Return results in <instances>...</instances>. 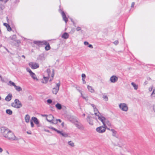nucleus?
I'll use <instances>...</instances> for the list:
<instances>
[{
  "label": "nucleus",
  "mask_w": 155,
  "mask_h": 155,
  "mask_svg": "<svg viewBox=\"0 0 155 155\" xmlns=\"http://www.w3.org/2000/svg\"><path fill=\"white\" fill-rule=\"evenodd\" d=\"M95 114L98 117V119L102 123L103 126L105 127H106V124L108 126H111L110 122L104 117L101 115H99V114L97 115V113H95Z\"/></svg>",
  "instance_id": "nucleus-1"
},
{
  "label": "nucleus",
  "mask_w": 155,
  "mask_h": 155,
  "mask_svg": "<svg viewBox=\"0 0 155 155\" xmlns=\"http://www.w3.org/2000/svg\"><path fill=\"white\" fill-rule=\"evenodd\" d=\"M5 137L11 140H18V138L15 137L13 133L10 130H9Z\"/></svg>",
  "instance_id": "nucleus-2"
},
{
  "label": "nucleus",
  "mask_w": 155,
  "mask_h": 155,
  "mask_svg": "<svg viewBox=\"0 0 155 155\" xmlns=\"http://www.w3.org/2000/svg\"><path fill=\"white\" fill-rule=\"evenodd\" d=\"M11 106L15 108H19L22 107L21 103L18 99H15L14 102L11 104Z\"/></svg>",
  "instance_id": "nucleus-3"
},
{
  "label": "nucleus",
  "mask_w": 155,
  "mask_h": 155,
  "mask_svg": "<svg viewBox=\"0 0 155 155\" xmlns=\"http://www.w3.org/2000/svg\"><path fill=\"white\" fill-rule=\"evenodd\" d=\"M119 107L123 111H127L128 110V107L125 103L120 104L119 105Z\"/></svg>",
  "instance_id": "nucleus-4"
},
{
  "label": "nucleus",
  "mask_w": 155,
  "mask_h": 155,
  "mask_svg": "<svg viewBox=\"0 0 155 155\" xmlns=\"http://www.w3.org/2000/svg\"><path fill=\"white\" fill-rule=\"evenodd\" d=\"M9 130L5 127H2L1 128V133L3 135L4 137L6 135Z\"/></svg>",
  "instance_id": "nucleus-5"
},
{
  "label": "nucleus",
  "mask_w": 155,
  "mask_h": 155,
  "mask_svg": "<svg viewBox=\"0 0 155 155\" xmlns=\"http://www.w3.org/2000/svg\"><path fill=\"white\" fill-rule=\"evenodd\" d=\"M75 126L79 129L82 130L84 129L83 125L80 123H79L78 121H76L74 122Z\"/></svg>",
  "instance_id": "nucleus-6"
},
{
  "label": "nucleus",
  "mask_w": 155,
  "mask_h": 155,
  "mask_svg": "<svg viewBox=\"0 0 155 155\" xmlns=\"http://www.w3.org/2000/svg\"><path fill=\"white\" fill-rule=\"evenodd\" d=\"M106 127L104 126H100L96 128V131L98 132L102 133L105 132Z\"/></svg>",
  "instance_id": "nucleus-7"
},
{
  "label": "nucleus",
  "mask_w": 155,
  "mask_h": 155,
  "mask_svg": "<svg viewBox=\"0 0 155 155\" xmlns=\"http://www.w3.org/2000/svg\"><path fill=\"white\" fill-rule=\"evenodd\" d=\"M60 84L59 83L56 84V86L55 87H54L52 89V93L56 94L59 90Z\"/></svg>",
  "instance_id": "nucleus-8"
},
{
  "label": "nucleus",
  "mask_w": 155,
  "mask_h": 155,
  "mask_svg": "<svg viewBox=\"0 0 155 155\" xmlns=\"http://www.w3.org/2000/svg\"><path fill=\"white\" fill-rule=\"evenodd\" d=\"M29 65L33 69H35L39 67V65L36 63L30 62L29 64Z\"/></svg>",
  "instance_id": "nucleus-9"
},
{
  "label": "nucleus",
  "mask_w": 155,
  "mask_h": 155,
  "mask_svg": "<svg viewBox=\"0 0 155 155\" xmlns=\"http://www.w3.org/2000/svg\"><path fill=\"white\" fill-rule=\"evenodd\" d=\"M118 78L116 76L113 75L110 78V82L113 83H115L118 80Z\"/></svg>",
  "instance_id": "nucleus-10"
},
{
  "label": "nucleus",
  "mask_w": 155,
  "mask_h": 155,
  "mask_svg": "<svg viewBox=\"0 0 155 155\" xmlns=\"http://www.w3.org/2000/svg\"><path fill=\"white\" fill-rule=\"evenodd\" d=\"M87 120L90 125H93V120L91 116H88L87 118Z\"/></svg>",
  "instance_id": "nucleus-11"
},
{
  "label": "nucleus",
  "mask_w": 155,
  "mask_h": 155,
  "mask_svg": "<svg viewBox=\"0 0 155 155\" xmlns=\"http://www.w3.org/2000/svg\"><path fill=\"white\" fill-rule=\"evenodd\" d=\"M58 133L59 134L61 135L63 137H69L68 134L65 133L63 132V131H60L59 130L58 131Z\"/></svg>",
  "instance_id": "nucleus-12"
},
{
  "label": "nucleus",
  "mask_w": 155,
  "mask_h": 155,
  "mask_svg": "<svg viewBox=\"0 0 155 155\" xmlns=\"http://www.w3.org/2000/svg\"><path fill=\"white\" fill-rule=\"evenodd\" d=\"M44 44L46 45V46L45 47L46 50L48 51L50 49L51 47L49 43L48 42L46 41H44Z\"/></svg>",
  "instance_id": "nucleus-13"
},
{
  "label": "nucleus",
  "mask_w": 155,
  "mask_h": 155,
  "mask_svg": "<svg viewBox=\"0 0 155 155\" xmlns=\"http://www.w3.org/2000/svg\"><path fill=\"white\" fill-rule=\"evenodd\" d=\"M12 97V94H9L8 95L5 97V100L7 101H9L11 100Z\"/></svg>",
  "instance_id": "nucleus-14"
},
{
  "label": "nucleus",
  "mask_w": 155,
  "mask_h": 155,
  "mask_svg": "<svg viewBox=\"0 0 155 155\" xmlns=\"http://www.w3.org/2000/svg\"><path fill=\"white\" fill-rule=\"evenodd\" d=\"M54 118V116L51 114H50L47 116V117H46V120L48 122H51L52 119Z\"/></svg>",
  "instance_id": "nucleus-15"
},
{
  "label": "nucleus",
  "mask_w": 155,
  "mask_h": 155,
  "mask_svg": "<svg viewBox=\"0 0 155 155\" xmlns=\"http://www.w3.org/2000/svg\"><path fill=\"white\" fill-rule=\"evenodd\" d=\"M61 15L63 17V20L65 21L66 23H67L68 21V18L66 17V15L64 11L61 12Z\"/></svg>",
  "instance_id": "nucleus-16"
},
{
  "label": "nucleus",
  "mask_w": 155,
  "mask_h": 155,
  "mask_svg": "<svg viewBox=\"0 0 155 155\" xmlns=\"http://www.w3.org/2000/svg\"><path fill=\"white\" fill-rule=\"evenodd\" d=\"M31 119L35 124L38 125L39 124V122L36 117H32Z\"/></svg>",
  "instance_id": "nucleus-17"
},
{
  "label": "nucleus",
  "mask_w": 155,
  "mask_h": 155,
  "mask_svg": "<svg viewBox=\"0 0 155 155\" xmlns=\"http://www.w3.org/2000/svg\"><path fill=\"white\" fill-rule=\"evenodd\" d=\"M69 36V35L67 33L64 32L62 35L61 37L62 38H63L65 39H67L68 38Z\"/></svg>",
  "instance_id": "nucleus-18"
},
{
  "label": "nucleus",
  "mask_w": 155,
  "mask_h": 155,
  "mask_svg": "<svg viewBox=\"0 0 155 155\" xmlns=\"http://www.w3.org/2000/svg\"><path fill=\"white\" fill-rule=\"evenodd\" d=\"M44 41H35L34 42V44L37 45H42L44 44Z\"/></svg>",
  "instance_id": "nucleus-19"
},
{
  "label": "nucleus",
  "mask_w": 155,
  "mask_h": 155,
  "mask_svg": "<svg viewBox=\"0 0 155 155\" xmlns=\"http://www.w3.org/2000/svg\"><path fill=\"white\" fill-rule=\"evenodd\" d=\"M4 25L6 27L8 31H10L12 30V28L8 24L4 23Z\"/></svg>",
  "instance_id": "nucleus-20"
},
{
  "label": "nucleus",
  "mask_w": 155,
  "mask_h": 155,
  "mask_svg": "<svg viewBox=\"0 0 155 155\" xmlns=\"http://www.w3.org/2000/svg\"><path fill=\"white\" fill-rule=\"evenodd\" d=\"M49 77L47 76V77H45V76H44V79L42 81V82L44 84H46L48 82V80L49 78Z\"/></svg>",
  "instance_id": "nucleus-21"
},
{
  "label": "nucleus",
  "mask_w": 155,
  "mask_h": 155,
  "mask_svg": "<svg viewBox=\"0 0 155 155\" xmlns=\"http://www.w3.org/2000/svg\"><path fill=\"white\" fill-rule=\"evenodd\" d=\"M87 87L88 89L89 90V91L92 93H94V90L93 89L92 87L89 85H88L87 86Z\"/></svg>",
  "instance_id": "nucleus-22"
},
{
  "label": "nucleus",
  "mask_w": 155,
  "mask_h": 155,
  "mask_svg": "<svg viewBox=\"0 0 155 155\" xmlns=\"http://www.w3.org/2000/svg\"><path fill=\"white\" fill-rule=\"evenodd\" d=\"M102 95L103 96L102 97L105 101H108V98L107 95H106L105 94L102 93Z\"/></svg>",
  "instance_id": "nucleus-23"
},
{
  "label": "nucleus",
  "mask_w": 155,
  "mask_h": 155,
  "mask_svg": "<svg viewBox=\"0 0 155 155\" xmlns=\"http://www.w3.org/2000/svg\"><path fill=\"white\" fill-rule=\"evenodd\" d=\"M5 6L3 4L0 3V14L2 13V10L5 8Z\"/></svg>",
  "instance_id": "nucleus-24"
},
{
  "label": "nucleus",
  "mask_w": 155,
  "mask_h": 155,
  "mask_svg": "<svg viewBox=\"0 0 155 155\" xmlns=\"http://www.w3.org/2000/svg\"><path fill=\"white\" fill-rule=\"evenodd\" d=\"M30 117L28 114L26 115L25 117V121L26 123H28L29 121Z\"/></svg>",
  "instance_id": "nucleus-25"
},
{
  "label": "nucleus",
  "mask_w": 155,
  "mask_h": 155,
  "mask_svg": "<svg viewBox=\"0 0 155 155\" xmlns=\"http://www.w3.org/2000/svg\"><path fill=\"white\" fill-rule=\"evenodd\" d=\"M30 75L34 79L36 80L37 81L38 80V79L37 78L36 75L34 73L32 72L30 74Z\"/></svg>",
  "instance_id": "nucleus-26"
},
{
  "label": "nucleus",
  "mask_w": 155,
  "mask_h": 155,
  "mask_svg": "<svg viewBox=\"0 0 155 155\" xmlns=\"http://www.w3.org/2000/svg\"><path fill=\"white\" fill-rule=\"evenodd\" d=\"M55 107L58 110H61L62 108V106L61 104L58 103L55 105Z\"/></svg>",
  "instance_id": "nucleus-27"
},
{
  "label": "nucleus",
  "mask_w": 155,
  "mask_h": 155,
  "mask_svg": "<svg viewBox=\"0 0 155 155\" xmlns=\"http://www.w3.org/2000/svg\"><path fill=\"white\" fill-rule=\"evenodd\" d=\"M131 84L133 87L134 89L135 90H137V89L138 88V86L136 84L134 83V82H132L131 83Z\"/></svg>",
  "instance_id": "nucleus-28"
},
{
  "label": "nucleus",
  "mask_w": 155,
  "mask_h": 155,
  "mask_svg": "<svg viewBox=\"0 0 155 155\" xmlns=\"http://www.w3.org/2000/svg\"><path fill=\"white\" fill-rule=\"evenodd\" d=\"M15 87L16 90L18 92L21 91L22 90L20 86H18L16 85V86H15Z\"/></svg>",
  "instance_id": "nucleus-29"
},
{
  "label": "nucleus",
  "mask_w": 155,
  "mask_h": 155,
  "mask_svg": "<svg viewBox=\"0 0 155 155\" xmlns=\"http://www.w3.org/2000/svg\"><path fill=\"white\" fill-rule=\"evenodd\" d=\"M6 112L7 114L9 115H11L12 114V111L10 109L6 110Z\"/></svg>",
  "instance_id": "nucleus-30"
},
{
  "label": "nucleus",
  "mask_w": 155,
  "mask_h": 155,
  "mask_svg": "<svg viewBox=\"0 0 155 155\" xmlns=\"http://www.w3.org/2000/svg\"><path fill=\"white\" fill-rule=\"evenodd\" d=\"M10 38L11 39V40H14V41H15L16 38V35H14L12 36H11L10 37Z\"/></svg>",
  "instance_id": "nucleus-31"
},
{
  "label": "nucleus",
  "mask_w": 155,
  "mask_h": 155,
  "mask_svg": "<svg viewBox=\"0 0 155 155\" xmlns=\"http://www.w3.org/2000/svg\"><path fill=\"white\" fill-rule=\"evenodd\" d=\"M68 144L70 146L74 147V143L73 142L71 141H69L68 142Z\"/></svg>",
  "instance_id": "nucleus-32"
},
{
  "label": "nucleus",
  "mask_w": 155,
  "mask_h": 155,
  "mask_svg": "<svg viewBox=\"0 0 155 155\" xmlns=\"http://www.w3.org/2000/svg\"><path fill=\"white\" fill-rule=\"evenodd\" d=\"M110 130L112 132L113 134H112V135L113 136H116V131L114 130V129H111Z\"/></svg>",
  "instance_id": "nucleus-33"
},
{
  "label": "nucleus",
  "mask_w": 155,
  "mask_h": 155,
  "mask_svg": "<svg viewBox=\"0 0 155 155\" xmlns=\"http://www.w3.org/2000/svg\"><path fill=\"white\" fill-rule=\"evenodd\" d=\"M46 73L48 74V77H50V74H51V71L49 69H47L46 71Z\"/></svg>",
  "instance_id": "nucleus-34"
},
{
  "label": "nucleus",
  "mask_w": 155,
  "mask_h": 155,
  "mask_svg": "<svg viewBox=\"0 0 155 155\" xmlns=\"http://www.w3.org/2000/svg\"><path fill=\"white\" fill-rule=\"evenodd\" d=\"M50 123H52L54 124H56L58 123L57 121V120L56 119V120H54L53 119H52V120L51 122H50Z\"/></svg>",
  "instance_id": "nucleus-35"
},
{
  "label": "nucleus",
  "mask_w": 155,
  "mask_h": 155,
  "mask_svg": "<svg viewBox=\"0 0 155 155\" xmlns=\"http://www.w3.org/2000/svg\"><path fill=\"white\" fill-rule=\"evenodd\" d=\"M9 83L11 85H12L14 87L15 86H16V85H15V83H14L13 82H12V81H9Z\"/></svg>",
  "instance_id": "nucleus-36"
},
{
  "label": "nucleus",
  "mask_w": 155,
  "mask_h": 155,
  "mask_svg": "<svg viewBox=\"0 0 155 155\" xmlns=\"http://www.w3.org/2000/svg\"><path fill=\"white\" fill-rule=\"evenodd\" d=\"M151 96L155 97V88L153 90V92L151 94Z\"/></svg>",
  "instance_id": "nucleus-37"
},
{
  "label": "nucleus",
  "mask_w": 155,
  "mask_h": 155,
  "mask_svg": "<svg viewBox=\"0 0 155 155\" xmlns=\"http://www.w3.org/2000/svg\"><path fill=\"white\" fill-rule=\"evenodd\" d=\"M94 112H95L94 114H95V113H96V111H98V110H97V109L96 108V107H95V108H94ZM97 113V115L99 114V115H100V114L99 113V112L98 113V114Z\"/></svg>",
  "instance_id": "nucleus-38"
},
{
  "label": "nucleus",
  "mask_w": 155,
  "mask_h": 155,
  "mask_svg": "<svg viewBox=\"0 0 155 155\" xmlns=\"http://www.w3.org/2000/svg\"><path fill=\"white\" fill-rule=\"evenodd\" d=\"M49 128L51 129H52L53 130L56 131V132H57V133H58V131H59V130H58L57 129L55 128H54L53 127H49Z\"/></svg>",
  "instance_id": "nucleus-39"
},
{
  "label": "nucleus",
  "mask_w": 155,
  "mask_h": 155,
  "mask_svg": "<svg viewBox=\"0 0 155 155\" xmlns=\"http://www.w3.org/2000/svg\"><path fill=\"white\" fill-rule=\"evenodd\" d=\"M26 70L28 72H29L30 73V74L32 72H33L29 68H26Z\"/></svg>",
  "instance_id": "nucleus-40"
},
{
  "label": "nucleus",
  "mask_w": 155,
  "mask_h": 155,
  "mask_svg": "<svg viewBox=\"0 0 155 155\" xmlns=\"http://www.w3.org/2000/svg\"><path fill=\"white\" fill-rule=\"evenodd\" d=\"M54 69H52V73L51 74V77L53 78L54 77Z\"/></svg>",
  "instance_id": "nucleus-41"
},
{
  "label": "nucleus",
  "mask_w": 155,
  "mask_h": 155,
  "mask_svg": "<svg viewBox=\"0 0 155 155\" xmlns=\"http://www.w3.org/2000/svg\"><path fill=\"white\" fill-rule=\"evenodd\" d=\"M118 41L117 40H116L113 42V43L116 45H117L118 44Z\"/></svg>",
  "instance_id": "nucleus-42"
},
{
  "label": "nucleus",
  "mask_w": 155,
  "mask_h": 155,
  "mask_svg": "<svg viewBox=\"0 0 155 155\" xmlns=\"http://www.w3.org/2000/svg\"><path fill=\"white\" fill-rule=\"evenodd\" d=\"M47 102L48 104H51L52 102V101L50 99H49L47 100Z\"/></svg>",
  "instance_id": "nucleus-43"
},
{
  "label": "nucleus",
  "mask_w": 155,
  "mask_h": 155,
  "mask_svg": "<svg viewBox=\"0 0 155 155\" xmlns=\"http://www.w3.org/2000/svg\"><path fill=\"white\" fill-rule=\"evenodd\" d=\"M81 77L82 78V79L85 78L86 77V75L84 74H82L81 75Z\"/></svg>",
  "instance_id": "nucleus-44"
},
{
  "label": "nucleus",
  "mask_w": 155,
  "mask_h": 155,
  "mask_svg": "<svg viewBox=\"0 0 155 155\" xmlns=\"http://www.w3.org/2000/svg\"><path fill=\"white\" fill-rule=\"evenodd\" d=\"M31 126L32 127H34V124H33L32 121H31Z\"/></svg>",
  "instance_id": "nucleus-45"
},
{
  "label": "nucleus",
  "mask_w": 155,
  "mask_h": 155,
  "mask_svg": "<svg viewBox=\"0 0 155 155\" xmlns=\"http://www.w3.org/2000/svg\"><path fill=\"white\" fill-rule=\"evenodd\" d=\"M76 30L77 31H80L81 30V27H78L76 28Z\"/></svg>",
  "instance_id": "nucleus-46"
},
{
  "label": "nucleus",
  "mask_w": 155,
  "mask_h": 155,
  "mask_svg": "<svg viewBox=\"0 0 155 155\" xmlns=\"http://www.w3.org/2000/svg\"><path fill=\"white\" fill-rule=\"evenodd\" d=\"M84 44L85 45H87L89 44L88 42L86 41L84 42Z\"/></svg>",
  "instance_id": "nucleus-47"
},
{
  "label": "nucleus",
  "mask_w": 155,
  "mask_h": 155,
  "mask_svg": "<svg viewBox=\"0 0 155 155\" xmlns=\"http://www.w3.org/2000/svg\"><path fill=\"white\" fill-rule=\"evenodd\" d=\"M88 47L91 48H93V46L91 45H89L88 46Z\"/></svg>",
  "instance_id": "nucleus-48"
},
{
  "label": "nucleus",
  "mask_w": 155,
  "mask_h": 155,
  "mask_svg": "<svg viewBox=\"0 0 155 155\" xmlns=\"http://www.w3.org/2000/svg\"><path fill=\"white\" fill-rule=\"evenodd\" d=\"M85 78L82 79V80L83 81V83L84 84H85L86 83V81L84 80Z\"/></svg>",
  "instance_id": "nucleus-49"
},
{
  "label": "nucleus",
  "mask_w": 155,
  "mask_h": 155,
  "mask_svg": "<svg viewBox=\"0 0 155 155\" xmlns=\"http://www.w3.org/2000/svg\"><path fill=\"white\" fill-rule=\"evenodd\" d=\"M134 4H135V3L134 2H133L132 3V4H131V7H134Z\"/></svg>",
  "instance_id": "nucleus-50"
},
{
  "label": "nucleus",
  "mask_w": 155,
  "mask_h": 155,
  "mask_svg": "<svg viewBox=\"0 0 155 155\" xmlns=\"http://www.w3.org/2000/svg\"><path fill=\"white\" fill-rule=\"evenodd\" d=\"M153 109L155 112V105H153Z\"/></svg>",
  "instance_id": "nucleus-51"
},
{
  "label": "nucleus",
  "mask_w": 155,
  "mask_h": 155,
  "mask_svg": "<svg viewBox=\"0 0 155 155\" xmlns=\"http://www.w3.org/2000/svg\"><path fill=\"white\" fill-rule=\"evenodd\" d=\"M3 151V150L0 147V153H2V152Z\"/></svg>",
  "instance_id": "nucleus-52"
},
{
  "label": "nucleus",
  "mask_w": 155,
  "mask_h": 155,
  "mask_svg": "<svg viewBox=\"0 0 155 155\" xmlns=\"http://www.w3.org/2000/svg\"><path fill=\"white\" fill-rule=\"evenodd\" d=\"M44 131H46V132H50V131L49 130H46V129H44Z\"/></svg>",
  "instance_id": "nucleus-53"
},
{
  "label": "nucleus",
  "mask_w": 155,
  "mask_h": 155,
  "mask_svg": "<svg viewBox=\"0 0 155 155\" xmlns=\"http://www.w3.org/2000/svg\"><path fill=\"white\" fill-rule=\"evenodd\" d=\"M57 121H59L60 123H61V120L60 119H57Z\"/></svg>",
  "instance_id": "nucleus-54"
},
{
  "label": "nucleus",
  "mask_w": 155,
  "mask_h": 155,
  "mask_svg": "<svg viewBox=\"0 0 155 155\" xmlns=\"http://www.w3.org/2000/svg\"><path fill=\"white\" fill-rule=\"evenodd\" d=\"M148 83V82L147 81H146L144 82V84L145 85H146Z\"/></svg>",
  "instance_id": "nucleus-55"
},
{
  "label": "nucleus",
  "mask_w": 155,
  "mask_h": 155,
  "mask_svg": "<svg viewBox=\"0 0 155 155\" xmlns=\"http://www.w3.org/2000/svg\"><path fill=\"white\" fill-rule=\"evenodd\" d=\"M17 42L18 43H20V40H17Z\"/></svg>",
  "instance_id": "nucleus-56"
},
{
  "label": "nucleus",
  "mask_w": 155,
  "mask_h": 155,
  "mask_svg": "<svg viewBox=\"0 0 155 155\" xmlns=\"http://www.w3.org/2000/svg\"><path fill=\"white\" fill-rule=\"evenodd\" d=\"M152 88H149V90L150 91H151L152 90Z\"/></svg>",
  "instance_id": "nucleus-57"
},
{
  "label": "nucleus",
  "mask_w": 155,
  "mask_h": 155,
  "mask_svg": "<svg viewBox=\"0 0 155 155\" xmlns=\"http://www.w3.org/2000/svg\"><path fill=\"white\" fill-rule=\"evenodd\" d=\"M91 105L92 106V107H93L94 108H95V106L94 104H92Z\"/></svg>",
  "instance_id": "nucleus-58"
},
{
  "label": "nucleus",
  "mask_w": 155,
  "mask_h": 155,
  "mask_svg": "<svg viewBox=\"0 0 155 155\" xmlns=\"http://www.w3.org/2000/svg\"><path fill=\"white\" fill-rule=\"evenodd\" d=\"M42 116L43 117H47V116H48V115H46V114L43 115H42Z\"/></svg>",
  "instance_id": "nucleus-59"
},
{
  "label": "nucleus",
  "mask_w": 155,
  "mask_h": 155,
  "mask_svg": "<svg viewBox=\"0 0 155 155\" xmlns=\"http://www.w3.org/2000/svg\"><path fill=\"white\" fill-rule=\"evenodd\" d=\"M8 1V0H5V1L4 2V3H6L7 1Z\"/></svg>",
  "instance_id": "nucleus-60"
},
{
  "label": "nucleus",
  "mask_w": 155,
  "mask_h": 155,
  "mask_svg": "<svg viewBox=\"0 0 155 155\" xmlns=\"http://www.w3.org/2000/svg\"><path fill=\"white\" fill-rule=\"evenodd\" d=\"M27 133L28 134H31V132H28V131H27Z\"/></svg>",
  "instance_id": "nucleus-61"
},
{
  "label": "nucleus",
  "mask_w": 155,
  "mask_h": 155,
  "mask_svg": "<svg viewBox=\"0 0 155 155\" xmlns=\"http://www.w3.org/2000/svg\"><path fill=\"white\" fill-rule=\"evenodd\" d=\"M61 125H62L63 127V126H64V122H63L61 123Z\"/></svg>",
  "instance_id": "nucleus-62"
},
{
  "label": "nucleus",
  "mask_w": 155,
  "mask_h": 155,
  "mask_svg": "<svg viewBox=\"0 0 155 155\" xmlns=\"http://www.w3.org/2000/svg\"><path fill=\"white\" fill-rule=\"evenodd\" d=\"M77 90L81 93V91L80 90H78V89H77Z\"/></svg>",
  "instance_id": "nucleus-63"
},
{
  "label": "nucleus",
  "mask_w": 155,
  "mask_h": 155,
  "mask_svg": "<svg viewBox=\"0 0 155 155\" xmlns=\"http://www.w3.org/2000/svg\"><path fill=\"white\" fill-rule=\"evenodd\" d=\"M21 56L22 57L24 58H25V57L24 55H22Z\"/></svg>",
  "instance_id": "nucleus-64"
}]
</instances>
